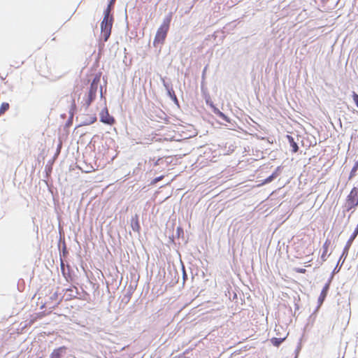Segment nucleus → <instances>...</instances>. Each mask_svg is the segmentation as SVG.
I'll return each mask as SVG.
<instances>
[{
    "label": "nucleus",
    "instance_id": "1",
    "mask_svg": "<svg viewBox=\"0 0 358 358\" xmlns=\"http://www.w3.org/2000/svg\"><path fill=\"white\" fill-rule=\"evenodd\" d=\"M171 20V17L170 15L164 20L163 23L158 28L156 35L155 36L154 41H153V45L155 46H157L158 45H162L164 43V42L166 39L168 31L169 29V25H170Z\"/></svg>",
    "mask_w": 358,
    "mask_h": 358
},
{
    "label": "nucleus",
    "instance_id": "2",
    "mask_svg": "<svg viewBox=\"0 0 358 358\" xmlns=\"http://www.w3.org/2000/svg\"><path fill=\"white\" fill-rule=\"evenodd\" d=\"M358 206V188L354 187L347 196L345 207L349 211Z\"/></svg>",
    "mask_w": 358,
    "mask_h": 358
},
{
    "label": "nucleus",
    "instance_id": "3",
    "mask_svg": "<svg viewBox=\"0 0 358 358\" xmlns=\"http://www.w3.org/2000/svg\"><path fill=\"white\" fill-rule=\"evenodd\" d=\"M113 18L110 16V18L103 17L101 23V34L104 41H107L111 34V29L113 26Z\"/></svg>",
    "mask_w": 358,
    "mask_h": 358
},
{
    "label": "nucleus",
    "instance_id": "4",
    "mask_svg": "<svg viewBox=\"0 0 358 358\" xmlns=\"http://www.w3.org/2000/svg\"><path fill=\"white\" fill-rule=\"evenodd\" d=\"M99 79L94 78L92 82L90 87V90L88 92V95L86 99L85 100L84 105L87 108L90 106L91 103L94 100L96 92L99 87Z\"/></svg>",
    "mask_w": 358,
    "mask_h": 358
},
{
    "label": "nucleus",
    "instance_id": "5",
    "mask_svg": "<svg viewBox=\"0 0 358 358\" xmlns=\"http://www.w3.org/2000/svg\"><path fill=\"white\" fill-rule=\"evenodd\" d=\"M100 120L101 122L109 125H113L115 122L114 117L108 113V110L106 107H105L100 113Z\"/></svg>",
    "mask_w": 358,
    "mask_h": 358
},
{
    "label": "nucleus",
    "instance_id": "6",
    "mask_svg": "<svg viewBox=\"0 0 358 358\" xmlns=\"http://www.w3.org/2000/svg\"><path fill=\"white\" fill-rule=\"evenodd\" d=\"M78 294V288L76 286H72L65 290L64 297L66 301H70L77 298Z\"/></svg>",
    "mask_w": 358,
    "mask_h": 358
},
{
    "label": "nucleus",
    "instance_id": "7",
    "mask_svg": "<svg viewBox=\"0 0 358 358\" xmlns=\"http://www.w3.org/2000/svg\"><path fill=\"white\" fill-rule=\"evenodd\" d=\"M67 348L66 346H61L55 348L51 352L50 358H62L66 352Z\"/></svg>",
    "mask_w": 358,
    "mask_h": 358
},
{
    "label": "nucleus",
    "instance_id": "8",
    "mask_svg": "<svg viewBox=\"0 0 358 358\" xmlns=\"http://www.w3.org/2000/svg\"><path fill=\"white\" fill-rule=\"evenodd\" d=\"M81 91H82V90L78 87H76L73 89V91L71 94V95L73 96L72 101L71 103V110H75L76 109V97H77L78 99H79L80 96L81 94Z\"/></svg>",
    "mask_w": 358,
    "mask_h": 358
},
{
    "label": "nucleus",
    "instance_id": "9",
    "mask_svg": "<svg viewBox=\"0 0 358 358\" xmlns=\"http://www.w3.org/2000/svg\"><path fill=\"white\" fill-rule=\"evenodd\" d=\"M131 227L134 231L139 232L141 230V226L139 224L138 216L135 215L131 219Z\"/></svg>",
    "mask_w": 358,
    "mask_h": 358
},
{
    "label": "nucleus",
    "instance_id": "10",
    "mask_svg": "<svg viewBox=\"0 0 358 358\" xmlns=\"http://www.w3.org/2000/svg\"><path fill=\"white\" fill-rule=\"evenodd\" d=\"M330 241L326 240L325 242L323 244V252L321 255V259L322 261H326L327 258L329 257V254H328V250L330 246Z\"/></svg>",
    "mask_w": 358,
    "mask_h": 358
},
{
    "label": "nucleus",
    "instance_id": "11",
    "mask_svg": "<svg viewBox=\"0 0 358 358\" xmlns=\"http://www.w3.org/2000/svg\"><path fill=\"white\" fill-rule=\"evenodd\" d=\"M287 138L289 142L290 146L292 147V152H296L299 150V147L297 143L294 141V138L292 136L287 135Z\"/></svg>",
    "mask_w": 358,
    "mask_h": 358
},
{
    "label": "nucleus",
    "instance_id": "12",
    "mask_svg": "<svg viewBox=\"0 0 358 358\" xmlns=\"http://www.w3.org/2000/svg\"><path fill=\"white\" fill-rule=\"evenodd\" d=\"M355 238H354V237L350 236V238L347 241V243L345 244V248L343 249V252L342 256L345 255L346 257L348 255V251L350 250V248L351 247V245H352L353 241L355 240Z\"/></svg>",
    "mask_w": 358,
    "mask_h": 358
},
{
    "label": "nucleus",
    "instance_id": "13",
    "mask_svg": "<svg viewBox=\"0 0 358 358\" xmlns=\"http://www.w3.org/2000/svg\"><path fill=\"white\" fill-rule=\"evenodd\" d=\"M328 289H329L328 285H326L324 287V288L322 289V290L320 293V295L319 296V299H318V301L320 304H322L323 303L325 297L327 296Z\"/></svg>",
    "mask_w": 358,
    "mask_h": 358
},
{
    "label": "nucleus",
    "instance_id": "14",
    "mask_svg": "<svg viewBox=\"0 0 358 358\" xmlns=\"http://www.w3.org/2000/svg\"><path fill=\"white\" fill-rule=\"evenodd\" d=\"M357 170H358V161L355 162V165L353 166V167L350 173V176H349L350 180L356 176Z\"/></svg>",
    "mask_w": 358,
    "mask_h": 358
},
{
    "label": "nucleus",
    "instance_id": "15",
    "mask_svg": "<svg viewBox=\"0 0 358 358\" xmlns=\"http://www.w3.org/2000/svg\"><path fill=\"white\" fill-rule=\"evenodd\" d=\"M214 112L224 120H225L227 122H229V117L227 115H225L222 112H221L220 110H218L217 108H215Z\"/></svg>",
    "mask_w": 358,
    "mask_h": 358
},
{
    "label": "nucleus",
    "instance_id": "16",
    "mask_svg": "<svg viewBox=\"0 0 358 358\" xmlns=\"http://www.w3.org/2000/svg\"><path fill=\"white\" fill-rule=\"evenodd\" d=\"M9 103L6 102H3L1 103L0 106V115L3 114L6 111L9 109Z\"/></svg>",
    "mask_w": 358,
    "mask_h": 358
},
{
    "label": "nucleus",
    "instance_id": "17",
    "mask_svg": "<svg viewBox=\"0 0 358 358\" xmlns=\"http://www.w3.org/2000/svg\"><path fill=\"white\" fill-rule=\"evenodd\" d=\"M111 5L110 4H108V7L106 8V9L104 11V17H106L107 18H110V11H111Z\"/></svg>",
    "mask_w": 358,
    "mask_h": 358
},
{
    "label": "nucleus",
    "instance_id": "18",
    "mask_svg": "<svg viewBox=\"0 0 358 358\" xmlns=\"http://www.w3.org/2000/svg\"><path fill=\"white\" fill-rule=\"evenodd\" d=\"M352 99H353L354 102L355 103L357 107L358 108V94L356 92H352Z\"/></svg>",
    "mask_w": 358,
    "mask_h": 358
},
{
    "label": "nucleus",
    "instance_id": "19",
    "mask_svg": "<svg viewBox=\"0 0 358 358\" xmlns=\"http://www.w3.org/2000/svg\"><path fill=\"white\" fill-rule=\"evenodd\" d=\"M164 178V176H161L159 177H157V178H155L152 182V184H156L157 182L160 181L161 180H162Z\"/></svg>",
    "mask_w": 358,
    "mask_h": 358
},
{
    "label": "nucleus",
    "instance_id": "20",
    "mask_svg": "<svg viewBox=\"0 0 358 358\" xmlns=\"http://www.w3.org/2000/svg\"><path fill=\"white\" fill-rule=\"evenodd\" d=\"M294 270L296 273H305L306 271V270L303 268H296Z\"/></svg>",
    "mask_w": 358,
    "mask_h": 358
},
{
    "label": "nucleus",
    "instance_id": "21",
    "mask_svg": "<svg viewBox=\"0 0 358 358\" xmlns=\"http://www.w3.org/2000/svg\"><path fill=\"white\" fill-rule=\"evenodd\" d=\"M61 269H62V272L64 271V264L62 261L61 262Z\"/></svg>",
    "mask_w": 358,
    "mask_h": 358
},
{
    "label": "nucleus",
    "instance_id": "22",
    "mask_svg": "<svg viewBox=\"0 0 358 358\" xmlns=\"http://www.w3.org/2000/svg\"><path fill=\"white\" fill-rule=\"evenodd\" d=\"M272 178H273V176H270V177H268V178L266 180V182H270V181H271Z\"/></svg>",
    "mask_w": 358,
    "mask_h": 358
},
{
    "label": "nucleus",
    "instance_id": "23",
    "mask_svg": "<svg viewBox=\"0 0 358 358\" xmlns=\"http://www.w3.org/2000/svg\"><path fill=\"white\" fill-rule=\"evenodd\" d=\"M114 1L115 0H111L109 4H110L112 6V4L113 3Z\"/></svg>",
    "mask_w": 358,
    "mask_h": 358
},
{
    "label": "nucleus",
    "instance_id": "24",
    "mask_svg": "<svg viewBox=\"0 0 358 358\" xmlns=\"http://www.w3.org/2000/svg\"><path fill=\"white\" fill-rule=\"evenodd\" d=\"M278 343H279L278 341H276L275 343H274V344H275V345H278Z\"/></svg>",
    "mask_w": 358,
    "mask_h": 358
},
{
    "label": "nucleus",
    "instance_id": "25",
    "mask_svg": "<svg viewBox=\"0 0 358 358\" xmlns=\"http://www.w3.org/2000/svg\"><path fill=\"white\" fill-rule=\"evenodd\" d=\"M39 358H41V357H39Z\"/></svg>",
    "mask_w": 358,
    "mask_h": 358
}]
</instances>
